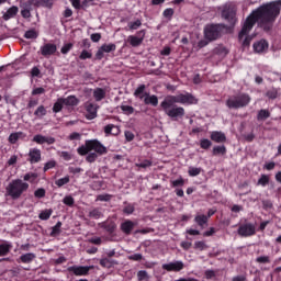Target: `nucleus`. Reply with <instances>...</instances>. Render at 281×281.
I'll return each instance as SVG.
<instances>
[{
    "instance_id": "nucleus-1",
    "label": "nucleus",
    "mask_w": 281,
    "mask_h": 281,
    "mask_svg": "<svg viewBox=\"0 0 281 281\" xmlns=\"http://www.w3.org/2000/svg\"><path fill=\"white\" fill-rule=\"evenodd\" d=\"M280 12L281 0L266 2L252 10L251 13L246 18L238 34L239 41L245 38L241 44L243 47H249V45H251L252 38L247 34L254 30V25H256V23L260 30H263V32H271V30H273V25H276V21H278V16H280Z\"/></svg>"
},
{
    "instance_id": "nucleus-2",
    "label": "nucleus",
    "mask_w": 281,
    "mask_h": 281,
    "mask_svg": "<svg viewBox=\"0 0 281 281\" xmlns=\"http://www.w3.org/2000/svg\"><path fill=\"white\" fill-rule=\"evenodd\" d=\"M78 155L81 157H86V161L88 164H93L98 159V155L102 157V155H106L109 150L106 149V146H104L100 140L98 139H87L85 142V145H81L77 148Z\"/></svg>"
},
{
    "instance_id": "nucleus-3",
    "label": "nucleus",
    "mask_w": 281,
    "mask_h": 281,
    "mask_svg": "<svg viewBox=\"0 0 281 281\" xmlns=\"http://www.w3.org/2000/svg\"><path fill=\"white\" fill-rule=\"evenodd\" d=\"M160 106L162 111H165L166 115H168V117H170L173 122L183 120V117H186V109L177 105V102L169 97L165 98V100L160 103Z\"/></svg>"
},
{
    "instance_id": "nucleus-4",
    "label": "nucleus",
    "mask_w": 281,
    "mask_h": 281,
    "mask_svg": "<svg viewBox=\"0 0 281 281\" xmlns=\"http://www.w3.org/2000/svg\"><path fill=\"white\" fill-rule=\"evenodd\" d=\"M30 190V183L23 182L21 179L12 180L7 187V194L16 201L21 199L23 192H27Z\"/></svg>"
},
{
    "instance_id": "nucleus-5",
    "label": "nucleus",
    "mask_w": 281,
    "mask_h": 281,
    "mask_svg": "<svg viewBox=\"0 0 281 281\" xmlns=\"http://www.w3.org/2000/svg\"><path fill=\"white\" fill-rule=\"evenodd\" d=\"M134 98H138V100H144V104L151 106H158L159 98L156 94H150V92H146V85H139L133 93Z\"/></svg>"
},
{
    "instance_id": "nucleus-6",
    "label": "nucleus",
    "mask_w": 281,
    "mask_h": 281,
    "mask_svg": "<svg viewBox=\"0 0 281 281\" xmlns=\"http://www.w3.org/2000/svg\"><path fill=\"white\" fill-rule=\"evenodd\" d=\"M251 102V97L247 93H239L231 95L226 100V106L227 109H244V106H247Z\"/></svg>"
},
{
    "instance_id": "nucleus-7",
    "label": "nucleus",
    "mask_w": 281,
    "mask_h": 281,
    "mask_svg": "<svg viewBox=\"0 0 281 281\" xmlns=\"http://www.w3.org/2000/svg\"><path fill=\"white\" fill-rule=\"evenodd\" d=\"M223 30H225V25L223 24H207L204 27V38L211 42L218 41L221 34H223Z\"/></svg>"
},
{
    "instance_id": "nucleus-8",
    "label": "nucleus",
    "mask_w": 281,
    "mask_h": 281,
    "mask_svg": "<svg viewBox=\"0 0 281 281\" xmlns=\"http://www.w3.org/2000/svg\"><path fill=\"white\" fill-rule=\"evenodd\" d=\"M222 19L232 25V27L236 25V4L234 2H227L223 5Z\"/></svg>"
},
{
    "instance_id": "nucleus-9",
    "label": "nucleus",
    "mask_w": 281,
    "mask_h": 281,
    "mask_svg": "<svg viewBox=\"0 0 281 281\" xmlns=\"http://www.w3.org/2000/svg\"><path fill=\"white\" fill-rule=\"evenodd\" d=\"M167 98H170L176 104H196L199 102L192 93H180L178 95H168Z\"/></svg>"
},
{
    "instance_id": "nucleus-10",
    "label": "nucleus",
    "mask_w": 281,
    "mask_h": 281,
    "mask_svg": "<svg viewBox=\"0 0 281 281\" xmlns=\"http://www.w3.org/2000/svg\"><path fill=\"white\" fill-rule=\"evenodd\" d=\"M237 234L241 236V238H249L251 236H256V224L245 223L238 227Z\"/></svg>"
},
{
    "instance_id": "nucleus-11",
    "label": "nucleus",
    "mask_w": 281,
    "mask_h": 281,
    "mask_svg": "<svg viewBox=\"0 0 281 281\" xmlns=\"http://www.w3.org/2000/svg\"><path fill=\"white\" fill-rule=\"evenodd\" d=\"M144 38H146V29L136 32V35H130L127 43H130L132 47H139V45L144 43Z\"/></svg>"
},
{
    "instance_id": "nucleus-12",
    "label": "nucleus",
    "mask_w": 281,
    "mask_h": 281,
    "mask_svg": "<svg viewBox=\"0 0 281 281\" xmlns=\"http://www.w3.org/2000/svg\"><path fill=\"white\" fill-rule=\"evenodd\" d=\"M40 52L42 56H44L45 58H49V56H54V54L58 52V47L56 46V44L46 43L41 46Z\"/></svg>"
},
{
    "instance_id": "nucleus-13",
    "label": "nucleus",
    "mask_w": 281,
    "mask_h": 281,
    "mask_svg": "<svg viewBox=\"0 0 281 281\" xmlns=\"http://www.w3.org/2000/svg\"><path fill=\"white\" fill-rule=\"evenodd\" d=\"M41 159H42L41 149L31 148L29 150L27 158H26V161H29V164L31 165L38 164Z\"/></svg>"
},
{
    "instance_id": "nucleus-14",
    "label": "nucleus",
    "mask_w": 281,
    "mask_h": 281,
    "mask_svg": "<svg viewBox=\"0 0 281 281\" xmlns=\"http://www.w3.org/2000/svg\"><path fill=\"white\" fill-rule=\"evenodd\" d=\"M184 267L186 265L183 263V261H173L162 265V269L165 271H175L176 273L179 271H183Z\"/></svg>"
},
{
    "instance_id": "nucleus-15",
    "label": "nucleus",
    "mask_w": 281,
    "mask_h": 281,
    "mask_svg": "<svg viewBox=\"0 0 281 281\" xmlns=\"http://www.w3.org/2000/svg\"><path fill=\"white\" fill-rule=\"evenodd\" d=\"M32 142H34L35 144H48V146H52V144H56V138L52 137V136H43L42 134H36Z\"/></svg>"
},
{
    "instance_id": "nucleus-16",
    "label": "nucleus",
    "mask_w": 281,
    "mask_h": 281,
    "mask_svg": "<svg viewBox=\"0 0 281 281\" xmlns=\"http://www.w3.org/2000/svg\"><path fill=\"white\" fill-rule=\"evenodd\" d=\"M19 14V7L12 5L5 12H2V20L10 21L11 19H16Z\"/></svg>"
},
{
    "instance_id": "nucleus-17",
    "label": "nucleus",
    "mask_w": 281,
    "mask_h": 281,
    "mask_svg": "<svg viewBox=\"0 0 281 281\" xmlns=\"http://www.w3.org/2000/svg\"><path fill=\"white\" fill-rule=\"evenodd\" d=\"M252 48L256 54H262V52H267V49H269V43L267 40H260L254 43Z\"/></svg>"
},
{
    "instance_id": "nucleus-18",
    "label": "nucleus",
    "mask_w": 281,
    "mask_h": 281,
    "mask_svg": "<svg viewBox=\"0 0 281 281\" xmlns=\"http://www.w3.org/2000/svg\"><path fill=\"white\" fill-rule=\"evenodd\" d=\"M91 269H93V266H79V267H71L69 271H72L75 276H88Z\"/></svg>"
},
{
    "instance_id": "nucleus-19",
    "label": "nucleus",
    "mask_w": 281,
    "mask_h": 281,
    "mask_svg": "<svg viewBox=\"0 0 281 281\" xmlns=\"http://www.w3.org/2000/svg\"><path fill=\"white\" fill-rule=\"evenodd\" d=\"M86 111L88 113L87 120H95L98 117V105L95 103H86Z\"/></svg>"
},
{
    "instance_id": "nucleus-20",
    "label": "nucleus",
    "mask_w": 281,
    "mask_h": 281,
    "mask_svg": "<svg viewBox=\"0 0 281 281\" xmlns=\"http://www.w3.org/2000/svg\"><path fill=\"white\" fill-rule=\"evenodd\" d=\"M211 140L215 142V144H225L227 142V136H225V133L213 131L211 132Z\"/></svg>"
},
{
    "instance_id": "nucleus-21",
    "label": "nucleus",
    "mask_w": 281,
    "mask_h": 281,
    "mask_svg": "<svg viewBox=\"0 0 281 281\" xmlns=\"http://www.w3.org/2000/svg\"><path fill=\"white\" fill-rule=\"evenodd\" d=\"M133 229H135V223L131 220H126L121 224V232H123L125 236H131V234H133Z\"/></svg>"
},
{
    "instance_id": "nucleus-22",
    "label": "nucleus",
    "mask_w": 281,
    "mask_h": 281,
    "mask_svg": "<svg viewBox=\"0 0 281 281\" xmlns=\"http://www.w3.org/2000/svg\"><path fill=\"white\" fill-rule=\"evenodd\" d=\"M61 102H64L65 106H78V104H80V100L76 98V95H68L67 98H61Z\"/></svg>"
},
{
    "instance_id": "nucleus-23",
    "label": "nucleus",
    "mask_w": 281,
    "mask_h": 281,
    "mask_svg": "<svg viewBox=\"0 0 281 281\" xmlns=\"http://www.w3.org/2000/svg\"><path fill=\"white\" fill-rule=\"evenodd\" d=\"M89 218H93L94 221H98L104 216V213L102 212V207H93L88 213Z\"/></svg>"
},
{
    "instance_id": "nucleus-24",
    "label": "nucleus",
    "mask_w": 281,
    "mask_h": 281,
    "mask_svg": "<svg viewBox=\"0 0 281 281\" xmlns=\"http://www.w3.org/2000/svg\"><path fill=\"white\" fill-rule=\"evenodd\" d=\"M93 98L95 102H102L106 98V91L102 88H97L93 91Z\"/></svg>"
},
{
    "instance_id": "nucleus-25",
    "label": "nucleus",
    "mask_w": 281,
    "mask_h": 281,
    "mask_svg": "<svg viewBox=\"0 0 281 281\" xmlns=\"http://www.w3.org/2000/svg\"><path fill=\"white\" fill-rule=\"evenodd\" d=\"M12 251V243L4 241L3 244H0V257L8 256Z\"/></svg>"
},
{
    "instance_id": "nucleus-26",
    "label": "nucleus",
    "mask_w": 281,
    "mask_h": 281,
    "mask_svg": "<svg viewBox=\"0 0 281 281\" xmlns=\"http://www.w3.org/2000/svg\"><path fill=\"white\" fill-rule=\"evenodd\" d=\"M101 227L108 232V234H114L115 229H117V225L115 222H104Z\"/></svg>"
},
{
    "instance_id": "nucleus-27",
    "label": "nucleus",
    "mask_w": 281,
    "mask_h": 281,
    "mask_svg": "<svg viewBox=\"0 0 281 281\" xmlns=\"http://www.w3.org/2000/svg\"><path fill=\"white\" fill-rule=\"evenodd\" d=\"M36 259V255L34 252H29L20 256V261L23 262V265H30V262H33Z\"/></svg>"
},
{
    "instance_id": "nucleus-28",
    "label": "nucleus",
    "mask_w": 281,
    "mask_h": 281,
    "mask_svg": "<svg viewBox=\"0 0 281 281\" xmlns=\"http://www.w3.org/2000/svg\"><path fill=\"white\" fill-rule=\"evenodd\" d=\"M103 131L108 137L109 135H117V133H120V128L113 124L105 125Z\"/></svg>"
},
{
    "instance_id": "nucleus-29",
    "label": "nucleus",
    "mask_w": 281,
    "mask_h": 281,
    "mask_svg": "<svg viewBox=\"0 0 281 281\" xmlns=\"http://www.w3.org/2000/svg\"><path fill=\"white\" fill-rule=\"evenodd\" d=\"M269 117H271V112H269V110L261 109L258 111V114H257L258 122H265V120H269Z\"/></svg>"
},
{
    "instance_id": "nucleus-30",
    "label": "nucleus",
    "mask_w": 281,
    "mask_h": 281,
    "mask_svg": "<svg viewBox=\"0 0 281 281\" xmlns=\"http://www.w3.org/2000/svg\"><path fill=\"white\" fill-rule=\"evenodd\" d=\"M54 0H35V8H48L52 9Z\"/></svg>"
},
{
    "instance_id": "nucleus-31",
    "label": "nucleus",
    "mask_w": 281,
    "mask_h": 281,
    "mask_svg": "<svg viewBox=\"0 0 281 281\" xmlns=\"http://www.w3.org/2000/svg\"><path fill=\"white\" fill-rule=\"evenodd\" d=\"M212 155L217 157V155H227V147L225 145H217L213 147Z\"/></svg>"
},
{
    "instance_id": "nucleus-32",
    "label": "nucleus",
    "mask_w": 281,
    "mask_h": 281,
    "mask_svg": "<svg viewBox=\"0 0 281 281\" xmlns=\"http://www.w3.org/2000/svg\"><path fill=\"white\" fill-rule=\"evenodd\" d=\"M52 214H54V210L46 209L40 213L38 218L41 221H49V218H52Z\"/></svg>"
},
{
    "instance_id": "nucleus-33",
    "label": "nucleus",
    "mask_w": 281,
    "mask_h": 281,
    "mask_svg": "<svg viewBox=\"0 0 281 281\" xmlns=\"http://www.w3.org/2000/svg\"><path fill=\"white\" fill-rule=\"evenodd\" d=\"M195 223L199 225V227H205L207 225V215H196L194 217Z\"/></svg>"
},
{
    "instance_id": "nucleus-34",
    "label": "nucleus",
    "mask_w": 281,
    "mask_h": 281,
    "mask_svg": "<svg viewBox=\"0 0 281 281\" xmlns=\"http://www.w3.org/2000/svg\"><path fill=\"white\" fill-rule=\"evenodd\" d=\"M115 49H117V46L115 44H113V43L101 45V50L104 54H111V52H115Z\"/></svg>"
},
{
    "instance_id": "nucleus-35",
    "label": "nucleus",
    "mask_w": 281,
    "mask_h": 281,
    "mask_svg": "<svg viewBox=\"0 0 281 281\" xmlns=\"http://www.w3.org/2000/svg\"><path fill=\"white\" fill-rule=\"evenodd\" d=\"M139 27H142V20L137 19L134 22H128L127 29L125 27V30L126 32H128V30L134 31V30H139Z\"/></svg>"
},
{
    "instance_id": "nucleus-36",
    "label": "nucleus",
    "mask_w": 281,
    "mask_h": 281,
    "mask_svg": "<svg viewBox=\"0 0 281 281\" xmlns=\"http://www.w3.org/2000/svg\"><path fill=\"white\" fill-rule=\"evenodd\" d=\"M63 106H65V102H63V98H59L53 105V113H60Z\"/></svg>"
},
{
    "instance_id": "nucleus-37",
    "label": "nucleus",
    "mask_w": 281,
    "mask_h": 281,
    "mask_svg": "<svg viewBox=\"0 0 281 281\" xmlns=\"http://www.w3.org/2000/svg\"><path fill=\"white\" fill-rule=\"evenodd\" d=\"M99 265H101L102 267H104L105 269H111V267H113V265H117V262L109 259V258H102L99 262Z\"/></svg>"
},
{
    "instance_id": "nucleus-38",
    "label": "nucleus",
    "mask_w": 281,
    "mask_h": 281,
    "mask_svg": "<svg viewBox=\"0 0 281 281\" xmlns=\"http://www.w3.org/2000/svg\"><path fill=\"white\" fill-rule=\"evenodd\" d=\"M270 178L268 175H261V177L257 181V186H261L262 188H267L269 186Z\"/></svg>"
},
{
    "instance_id": "nucleus-39",
    "label": "nucleus",
    "mask_w": 281,
    "mask_h": 281,
    "mask_svg": "<svg viewBox=\"0 0 281 281\" xmlns=\"http://www.w3.org/2000/svg\"><path fill=\"white\" fill-rule=\"evenodd\" d=\"M203 169L201 167H189L188 175L189 177H199Z\"/></svg>"
},
{
    "instance_id": "nucleus-40",
    "label": "nucleus",
    "mask_w": 281,
    "mask_h": 281,
    "mask_svg": "<svg viewBox=\"0 0 281 281\" xmlns=\"http://www.w3.org/2000/svg\"><path fill=\"white\" fill-rule=\"evenodd\" d=\"M24 181H29L30 183H34L36 179H38V173L36 172H27L23 177Z\"/></svg>"
},
{
    "instance_id": "nucleus-41",
    "label": "nucleus",
    "mask_w": 281,
    "mask_h": 281,
    "mask_svg": "<svg viewBox=\"0 0 281 281\" xmlns=\"http://www.w3.org/2000/svg\"><path fill=\"white\" fill-rule=\"evenodd\" d=\"M200 148H202L203 150H210V148H212V140L207 138H202L200 140Z\"/></svg>"
},
{
    "instance_id": "nucleus-42",
    "label": "nucleus",
    "mask_w": 281,
    "mask_h": 281,
    "mask_svg": "<svg viewBox=\"0 0 281 281\" xmlns=\"http://www.w3.org/2000/svg\"><path fill=\"white\" fill-rule=\"evenodd\" d=\"M21 135H23V132L11 133L9 136V142L11 144H16L19 142V139L21 138Z\"/></svg>"
},
{
    "instance_id": "nucleus-43",
    "label": "nucleus",
    "mask_w": 281,
    "mask_h": 281,
    "mask_svg": "<svg viewBox=\"0 0 281 281\" xmlns=\"http://www.w3.org/2000/svg\"><path fill=\"white\" fill-rule=\"evenodd\" d=\"M121 111L124 113V115H133L135 113V108L132 105H121Z\"/></svg>"
},
{
    "instance_id": "nucleus-44",
    "label": "nucleus",
    "mask_w": 281,
    "mask_h": 281,
    "mask_svg": "<svg viewBox=\"0 0 281 281\" xmlns=\"http://www.w3.org/2000/svg\"><path fill=\"white\" fill-rule=\"evenodd\" d=\"M34 115L36 117H45V115H47V109L44 108V105H40L35 112Z\"/></svg>"
},
{
    "instance_id": "nucleus-45",
    "label": "nucleus",
    "mask_w": 281,
    "mask_h": 281,
    "mask_svg": "<svg viewBox=\"0 0 281 281\" xmlns=\"http://www.w3.org/2000/svg\"><path fill=\"white\" fill-rule=\"evenodd\" d=\"M162 16L165 19H168V21H172V16H175V9L172 8L165 9L162 12Z\"/></svg>"
},
{
    "instance_id": "nucleus-46",
    "label": "nucleus",
    "mask_w": 281,
    "mask_h": 281,
    "mask_svg": "<svg viewBox=\"0 0 281 281\" xmlns=\"http://www.w3.org/2000/svg\"><path fill=\"white\" fill-rule=\"evenodd\" d=\"M69 181H70L69 176H66L64 178L56 180L55 186H57V188H63V186H67V183H69Z\"/></svg>"
},
{
    "instance_id": "nucleus-47",
    "label": "nucleus",
    "mask_w": 281,
    "mask_h": 281,
    "mask_svg": "<svg viewBox=\"0 0 281 281\" xmlns=\"http://www.w3.org/2000/svg\"><path fill=\"white\" fill-rule=\"evenodd\" d=\"M63 203H64V205H67L68 207H74L76 200H74V196H71V195H66L63 199Z\"/></svg>"
},
{
    "instance_id": "nucleus-48",
    "label": "nucleus",
    "mask_w": 281,
    "mask_h": 281,
    "mask_svg": "<svg viewBox=\"0 0 281 281\" xmlns=\"http://www.w3.org/2000/svg\"><path fill=\"white\" fill-rule=\"evenodd\" d=\"M266 97H268L269 100H276L278 98V89L271 88L266 92Z\"/></svg>"
},
{
    "instance_id": "nucleus-49",
    "label": "nucleus",
    "mask_w": 281,
    "mask_h": 281,
    "mask_svg": "<svg viewBox=\"0 0 281 281\" xmlns=\"http://www.w3.org/2000/svg\"><path fill=\"white\" fill-rule=\"evenodd\" d=\"M256 262L258 265H269L271 262V258L269 256H260L256 258Z\"/></svg>"
},
{
    "instance_id": "nucleus-50",
    "label": "nucleus",
    "mask_w": 281,
    "mask_h": 281,
    "mask_svg": "<svg viewBox=\"0 0 281 281\" xmlns=\"http://www.w3.org/2000/svg\"><path fill=\"white\" fill-rule=\"evenodd\" d=\"M24 38H38V32L34 29L29 30L24 33Z\"/></svg>"
},
{
    "instance_id": "nucleus-51",
    "label": "nucleus",
    "mask_w": 281,
    "mask_h": 281,
    "mask_svg": "<svg viewBox=\"0 0 281 281\" xmlns=\"http://www.w3.org/2000/svg\"><path fill=\"white\" fill-rule=\"evenodd\" d=\"M183 186H186V180L183 178L171 181V188H183Z\"/></svg>"
},
{
    "instance_id": "nucleus-52",
    "label": "nucleus",
    "mask_w": 281,
    "mask_h": 281,
    "mask_svg": "<svg viewBox=\"0 0 281 281\" xmlns=\"http://www.w3.org/2000/svg\"><path fill=\"white\" fill-rule=\"evenodd\" d=\"M60 227H63V222H57L52 228L50 236H58L60 234Z\"/></svg>"
},
{
    "instance_id": "nucleus-53",
    "label": "nucleus",
    "mask_w": 281,
    "mask_h": 281,
    "mask_svg": "<svg viewBox=\"0 0 281 281\" xmlns=\"http://www.w3.org/2000/svg\"><path fill=\"white\" fill-rule=\"evenodd\" d=\"M135 166L136 168H150V166H153V161L145 159L142 162H136Z\"/></svg>"
},
{
    "instance_id": "nucleus-54",
    "label": "nucleus",
    "mask_w": 281,
    "mask_h": 281,
    "mask_svg": "<svg viewBox=\"0 0 281 281\" xmlns=\"http://www.w3.org/2000/svg\"><path fill=\"white\" fill-rule=\"evenodd\" d=\"M89 58H93V54H91V52L83 49L80 55H79V59L80 60H87Z\"/></svg>"
},
{
    "instance_id": "nucleus-55",
    "label": "nucleus",
    "mask_w": 281,
    "mask_h": 281,
    "mask_svg": "<svg viewBox=\"0 0 281 281\" xmlns=\"http://www.w3.org/2000/svg\"><path fill=\"white\" fill-rule=\"evenodd\" d=\"M127 259L133 260L134 262H142L144 260V255L143 254H134L127 256Z\"/></svg>"
},
{
    "instance_id": "nucleus-56",
    "label": "nucleus",
    "mask_w": 281,
    "mask_h": 281,
    "mask_svg": "<svg viewBox=\"0 0 281 281\" xmlns=\"http://www.w3.org/2000/svg\"><path fill=\"white\" fill-rule=\"evenodd\" d=\"M82 138V134L78 133V132H74L68 136V139L70 142H80V139Z\"/></svg>"
},
{
    "instance_id": "nucleus-57",
    "label": "nucleus",
    "mask_w": 281,
    "mask_h": 281,
    "mask_svg": "<svg viewBox=\"0 0 281 281\" xmlns=\"http://www.w3.org/2000/svg\"><path fill=\"white\" fill-rule=\"evenodd\" d=\"M36 0H29L26 2H24L21 8H23V10H31L32 11V5H34V8H36Z\"/></svg>"
},
{
    "instance_id": "nucleus-58",
    "label": "nucleus",
    "mask_w": 281,
    "mask_h": 281,
    "mask_svg": "<svg viewBox=\"0 0 281 281\" xmlns=\"http://www.w3.org/2000/svg\"><path fill=\"white\" fill-rule=\"evenodd\" d=\"M46 193L47 192L45 191L44 188H40V189L35 190L34 196H35V199H45Z\"/></svg>"
},
{
    "instance_id": "nucleus-59",
    "label": "nucleus",
    "mask_w": 281,
    "mask_h": 281,
    "mask_svg": "<svg viewBox=\"0 0 281 281\" xmlns=\"http://www.w3.org/2000/svg\"><path fill=\"white\" fill-rule=\"evenodd\" d=\"M71 49H74V43H67L64 44V46L60 49V53L66 55L68 52H71Z\"/></svg>"
},
{
    "instance_id": "nucleus-60",
    "label": "nucleus",
    "mask_w": 281,
    "mask_h": 281,
    "mask_svg": "<svg viewBox=\"0 0 281 281\" xmlns=\"http://www.w3.org/2000/svg\"><path fill=\"white\" fill-rule=\"evenodd\" d=\"M194 249H199L200 251H205V249H207V244H205V241H195Z\"/></svg>"
},
{
    "instance_id": "nucleus-61",
    "label": "nucleus",
    "mask_w": 281,
    "mask_h": 281,
    "mask_svg": "<svg viewBox=\"0 0 281 281\" xmlns=\"http://www.w3.org/2000/svg\"><path fill=\"white\" fill-rule=\"evenodd\" d=\"M53 168H56V160H49L44 165V172H47V170H52Z\"/></svg>"
},
{
    "instance_id": "nucleus-62",
    "label": "nucleus",
    "mask_w": 281,
    "mask_h": 281,
    "mask_svg": "<svg viewBox=\"0 0 281 281\" xmlns=\"http://www.w3.org/2000/svg\"><path fill=\"white\" fill-rule=\"evenodd\" d=\"M133 212H135V205H133V204H127L123 209V214L131 215V214H133Z\"/></svg>"
},
{
    "instance_id": "nucleus-63",
    "label": "nucleus",
    "mask_w": 281,
    "mask_h": 281,
    "mask_svg": "<svg viewBox=\"0 0 281 281\" xmlns=\"http://www.w3.org/2000/svg\"><path fill=\"white\" fill-rule=\"evenodd\" d=\"M138 281L148 280V272L146 270H139L137 272Z\"/></svg>"
},
{
    "instance_id": "nucleus-64",
    "label": "nucleus",
    "mask_w": 281,
    "mask_h": 281,
    "mask_svg": "<svg viewBox=\"0 0 281 281\" xmlns=\"http://www.w3.org/2000/svg\"><path fill=\"white\" fill-rule=\"evenodd\" d=\"M111 199H112V195L109 194V193L99 194V195L97 196V201H105V202H109V201H111Z\"/></svg>"
}]
</instances>
